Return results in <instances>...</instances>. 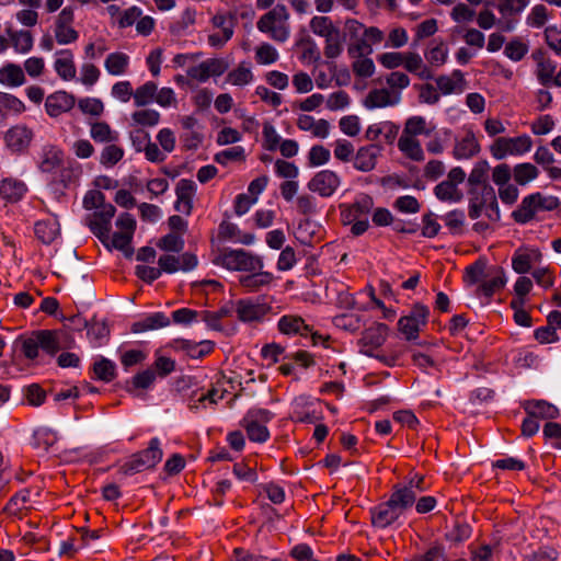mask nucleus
I'll use <instances>...</instances> for the list:
<instances>
[{
	"label": "nucleus",
	"instance_id": "1",
	"mask_svg": "<svg viewBox=\"0 0 561 561\" xmlns=\"http://www.w3.org/2000/svg\"><path fill=\"white\" fill-rule=\"evenodd\" d=\"M468 215L471 219H478L482 211L491 221H500L501 213L494 188L491 185H484L478 193L474 188L469 190Z\"/></svg>",
	"mask_w": 561,
	"mask_h": 561
},
{
	"label": "nucleus",
	"instance_id": "2",
	"mask_svg": "<svg viewBox=\"0 0 561 561\" xmlns=\"http://www.w3.org/2000/svg\"><path fill=\"white\" fill-rule=\"evenodd\" d=\"M162 456L161 442L158 437H153L150 439L148 448L133 455L121 467V471L126 476H131L154 468L161 461Z\"/></svg>",
	"mask_w": 561,
	"mask_h": 561
},
{
	"label": "nucleus",
	"instance_id": "3",
	"mask_svg": "<svg viewBox=\"0 0 561 561\" xmlns=\"http://www.w3.org/2000/svg\"><path fill=\"white\" fill-rule=\"evenodd\" d=\"M214 263L229 271L255 272L263 267L262 261L242 249L227 250L218 254Z\"/></svg>",
	"mask_w": 561,
	"mask_h": 561
},
{
	"label": "nucleus",
	"instance_id": "4",
	"mask_svg": "<svg viewBox=\"0 0 561 561\" xmlns=\"http://www.w3.org/2000/svg\"><path fill=\"white\" fill-rule=\"evenodd\" d=\"M272 413L261 408L250 409L242 420L248 437L252 442L264 443L268 439L270 433L266 424L272 420Z\"/></svg>",
	"mask_w": 561,
	"mask_h": 561
},
{
	"label": "nucleus",
	"instance_id": "5",
	"mask_svg": "<svg viewBox=\"0 0 561 561\" xmlns=\"http://www.w3.org/2000/svg\"><path fill=\"white\" fill-rule=\"evenodd\" d=\"M428 317L430 308L422 302H415L410 312L399 319L398 330L404 335L407 341L416 340L421 327L426 325Z\"/></svg>",
	"mask_w": 561,
	"mask_h": 561
},
{
	"label": "nucleus",
	"instance_id": "6",
	"mask_svg": "<svg viewBox=\"0 0 561 561\" xmlns=\"http://www.w3.org/2000/svg\"><path fill=\"white\" fill-rule=\"evenodd\" d=\"M75 12L71 7H65L54 23V38L59 45H69L76 43L79 38V32L72 26Z\"/></svg>",
	"mask_w": 561,
	"mask_h": 561
},
{
	"label": "nucleus",
	"instance_id": "7",
	"mask_svg": "<svg viewBox=\"0 0 561 561\" xmlns=\"http://www.w3.org/2000/svg\"><path fill=\"white\" fill-rule=\"evenodd\" d=\"M388 332L389 327L380 322L364 330L362 337L358 340L360 353L367 356H374V351L385 343Z\"/></svg>",
	"mask_w": 561,
	"mask_h": 561
},
{
	"label": "nucleus",
	"instance_id": "8",
	"mask_svg": "<svg viewBox=\"0 0 561 561\" xmlns=\"http://www.w3.org/2000/svg\"><path fill=\"white\" fill-rule=\"evenodd\" d=\"M228 68L221 58L206 59L187 69V76L198 82H206L210 77L221 76Z\"/></svg>",
	"mask_w": 561,
	"mask_h": 561
},
{
	"label": "nucleus",
	"instance_id": "9",
	"mask_svg": "<svg viewBox=\"0 0 561 561\" xmlns=\"http://www.w3.org/2000/svg\"><path fill=\"white\" fill-rule=\"evenodd\" d=\"M340 184L341 179L335 172L322 170L312 176L308 183V188L322 197H330L335 193Z\"/></svg>",
	"mask_w": 561,
	"mask_h": 561
},
{
	"label": "nucleus",
	"instance_id": "10",
	"mask_svg": "<svg viewBox=\"0 0 561 561\" xmlns=\"http://www.w3.org/2000/svg\"><path fill=\"white\" fill-rule=\"evenodd\" d=\"M159 268L162 273L174 274L179 271L190 272L197 266V257L192 253L181 255L164 254L158 260Z\"/></svg>",
	"mask_w": 561,
	"mask_h": 561
},
{
	"label": "nucleus",
	"instance_id": "11",
	"mask_svg": "<svg viewBox=\"0 0 561 561\" xmlns=\"http://www.w3.org/2000/svg\"><path fill=\"white\" fill-rule=\"evenodd\" d=\"M311 325L307 324L305 319L298 314H283V335L288 337H299L296 345L306 346L305 341L309 342Z\"/></svg>",
	"mask_w": 561,
	"mask_h": 561
},
{
	"label": "nucleus",
	"instance_id": "12",
	"mask_svg": "<svg viewBox=\"0 0 561 561\" xmlns=\"http://www.w3.org/2000/svg\"><path fill=\"white\" fill-rule=\"evenodd\" d=\"M383 146L380 142L359 147L355 158L354 168L360 172H369L376 168L377 158L381 156Z\"/></svg>",
	"mask_w": 561,
	"mask_h": 561
},
{
	"label": "nucleus",
	"instance_id": "13",
	"mask_svg": "<svg viewBox=\"0 0 561 561\" xmlns=\"http://www.w3.org/2000/svg\"><path fill=\"white\" fill-rule=\"evenodd\" d=\"M374 206V199L367 194H363L352 205L341 204V220L347 226L357 220L360 216L369 214Z\"/></svg>",
	"mask_w": 561,
	"mask_h": 561
},
{
	"label": "nucleus",
	"instance_id": "14",
	"mask_svg": "<svg viewBox=\"0 0 561 561\" xmlns=\"http://www.w3.org/2000/svg\"><path fill=\"white\" fill-rule=\"evenodd\" d=\"M76 99L66 91H56L45 99V111L55 118L73 108Z\"/></svg>",
	"mask_w": 561,
	"mask_h": 561
},
{
	"label": "nucleus",
	"instance_id": "15",
	"mask_svg": "<svg viewBox=\"0 0 561 561\" xmlns=\"http://www.w3.org/2000/svg\"><path fill=\"white\" fill-rule=\"evenodd\" d=\"M33 139V131L24 125L11 127L4 136L8 148L13 152L24 151Z\"/></svg>",
	"mask_w": 561,
	"mask_h": 561
},
{
	"label": "nucleus",
	"instance_id": "16",
	"mask_svg": "<svg viewBox=\"0 0 561 561\" xmlns=\"http://www.w3.org/2000/svg\"><path fill=\"white\" fill-rule=\"evenodd\" d=\"M64 153L54 145H45L38 153L37 164L42 172H55L62 163Z\"/></svg>",
	"mask_w": 561,
	"mask_h": 561
},
{
	"label": "nucleus",
	"instance_id": "17",
	"mask_svg": "<svg viewBox=\"0 0 561 561\" xmlns=\"http://www.w3.org/2000/svg\"><path fill=\"white\" fill-rule=\"evenodd\" d=\"M54 70L65 81L76 79L75 56L70 49H60L55 54Z\"/></svg>",
	"mask_w": 561,
	"mask_h": 561
},
{
	"label": "nucleus",
	"instance_id": "18",
	"mask_svg": "<svg viewBox=\"0 0 561 561\" xmlns=\"http://www.w3.org/2000/svg\"><path fill=\"white\" fill-rule=\"evenodd\" d=\"M400 100L401 95L399 92L391 95L389 90L385 88L373 89L364 99L363 105L368 110H374L378 107L397 105L400 102Z\"/></svg>",
	"mask_w": 561,
	"mask_h": 561
},
{
	"label": "nucleus",
	"instance_id": "19",
	"mask_svg": "<svg viewBox=\"0 0 561 561\" xmlns=\"http://www.w3.org/2000/svg\"><path fill=\"white\" fill-rule=\"evenodd\" d=\"M371 524L378 528H386L394 523L401 514L388 502L370 508Z\"/></svg>",
	"mask_w": 561,
	"mask_h": 561
},
{
	"label": "nucleus",
	"instance_id": "20",
	"mask_svg": "<svg viewBox=\"0 0 561 561\" xmlns=\"http://www.w3.org/2000/svg\"><path fill=\"white\" fill-rule=\"evenodd\" d=\"M416 501V492L411 488H405L401 484L393 485V491L388 502L397 510L401 515L411 508Z\"/></svg>",
	"mask_w": 561,
	"mask_h": 561
},
{
	"label": "nucleus",
	"instance_id": "21",
	"mask_svg": "<svg viewBox=\"0 0 561 561\" xmlns=\"http://www.w3.org/2000/svg\"><path fill=\"white\" fill-rule=\"evenodd\" d=\"M114 215L115 207L112 204H106L105 201L96 208L94 219L91 221V229L99 238L110 232V225Z\"/></svg>",
	"mask_w": 561,
	"mask_h": 561
},
{
	"label": "nucleus",
	"instance_id": "22",
	"mask_svg": "<svg viewBox=\"0 0 561 561\" xmlns=\"http://www.w3.org/2000/svg\"><path fill=\"white\" fill-rule=\"evenodd\" d=\"M524 410L528 415L539 420H553L560 414L559 409L545 400H528L524 403Z\"/></svg>",
	"mask_w": 561,
	"mask_h": 561
},
{
	"label": "nucleus",
	"instance_id": "23",
	"mask_svg": "<svg viewBox=\"0 0 561 561\" xmlns=\"http://www.w3.org/2000/svg\"><path fill=\"white\" fill-rule=\"evenodd\" d=\"M7 41L16 54L25 55L30 53L34 45V38L30 31L7 28Z\"/></svg>",
	"mask_w": 561,
	"mask_h": 561
},
{
	"label": "nucleus",
	"instance_id": "24",
	"mask_svg": "<svg viewBox=\"0 0 561 561\" xmlns=\"http://www.w3.org/2000/svg\"><path fill=\"white\" fill-rule=\"evenodd\" d=\"M170 325V319L163 312H152L131 324V332L144 333Z\"/></svg>",
	"mask_w": 561,
	"mask_h": 561
},
{
	"label": "nucleus",
	"instance_id": "25",
	"mask_svg": "<svg viewBox=\"0 0 561 561\" xmlns=\"http://www.w3.org/2000/svg\"><path fill=\"white\" fill-rule=\"evenodd\" d=\"M134 234L122 231L114 232L110 239L108 233L101 236L102 243L108 249H116L124 253L125 256L130 257L133 255L131 240Z\"/></svg>",
	"mask_w": 561,
	"mask_h": 561
},
{
	"label": "nucleus",
	"instance_id": "26",
	"mask_svg": "<svg viewBox=\"0 0 561 561\" xmlns=\"http://www.w3.org/2000/svg\"><path fill=\"white\" fill-rule=\"evenodd\" d=\"M435 80L437 88L445 95L455 93L457 91L462 92L467 83L462 71L459 69L454 70L451 77L442 75Z\"/></svg>",
	"mask_w": 561,
	"mask_h": 561
},
{
	"label": "nucleus",
	"instance_id": "27",
	"mask_svg": "<svg viewBox=\"0 0 561 561\" xmlns=\"http://www.w3.org/2000/svg\"><path fill=\"white\" fill-rule=\"evenodd\" d=\"M130 58L122 51H114L106 56L104 68L110 76L122 77L128 72Z\"/></svg>",
	"mask_w": 561,
	"mask_h": 561
},
{
	"label": "nucleus",
	"instance_id": "28",
	"mask_svg": "<svg viewBox=\"0 0 561 561\" xmlns=\"http://www.w3.org/2000/svg\"><path fill=\"white\" fill-rule=\"evenodd\" d=\"M234 313L243 322L255 321L265 314V307L251 299H241L234 306Z\"/></svg>",
	"mask_w": 561,
	"mask_h": 561
},
{
	"label": "nucleus",
	"instance_id": "29",
	"mask_svg": "<svg viewBox=\"0 0 561 561\" xmlns=\"http://www.w3.org/2000/svg\"><path fill=\"white\" fill-rule=\"evenodd\" d=\"M0 83L8 88H18L25 83V75L21 66L8 62L0 68Z\"/></svg>",
	"mask_w": 561,
	"mask_h": 561
},
{
	"label": "nucleus",
	"instance_id": "30",
	"mask_svg": "<svg viewBox=\"0 0 561 561\" xmlns=\"http://www.w3.org/2000/svg\"><path fill=\"white\" fill-rule=\"evenodd\" d=\"M480 145L472 130H469L467 135L457 141L453 151V156L460 159H470L480 152Z\"/></svg>",
	"mask_w": 561,
	"mask_h": 561
},
{
	"label": "nucleus",
	"instance_id": "31",
	"mask_svg": "<svg viewBox=\"0 0 561 561\" xmlns=\"http://www.w3.org/2000/svg\"><path fill=\"white\" fill-rule=\"evenodd\" d=\"M257 30L262 33L267 34L273 39H280L279 27H280V12L277 8L266 12L256 23Z\"/></svg>",
	"mask_w": 561,
	"mask_h": 561
},
{
	"label": "nucleus",
	"instance_id": "32",
	"mask_svg": "<svg viewBox=\"0 0 561 561\" xmlns=\"http://www.w3.org/2000/svg\"><path fill=\"white\" fill-rule=\"evenodd\" d=\"M530 0H486V7H494L499 10L502 18L515 16L520 14Z\"/></svg>",
	"mask_w": 561,
	"mask_h": 561
},
{
	"label": "nucleus",
	"instance_id": "33",
	"mask_svg": "<svg viewBox=\"0 0 561 561\" xmlns=\"http://www.w3.org/2000/svg\"><path fill=\"white\" fill-rule=\"evenodd\" d=\"M537 211L539 210L533 193L523 198L519 206L513 210L512 218L517 224L525 225L534 219Z\"/></svg>",
	"mask_w": 561,
	"mask_h": 561
},
{
	"label": "nucleus",
	"instance_id": "34",
	"mask_svg": "<svg viewBox=\"0 0 561 561\" xmlns=\"http://www.w3.org/2000/svg\"><path fill=\"white\" fill-rule=\"evenodd\" d=\"M91 138L100 144L117 142L119 133L112 129L106 122H93L90 124Z\"/></svg>",
	"mask_w": 561,
	"mask_h": 561
},
{
	"label": "nucleus",
	"instance_id": "35",
	"mask_svg": "<svg viewBox=\"0 0 561 561\" xmlns=\"http://www.w3.org/2000/svg\"><path fill=\"white\" fill-rule=\"evenodd\" d=\"M59 232V224L55 218L39 220L35 224V234L45 244L54 242Z\"/></svg>",
	"mask_w": 561,
	"mask_h": 561
},
{
	"label": "nucleus",
	"instance_id": "36",
	"mask_svg": "<svg viewBox=\"0 0 561 561\" xmlns=\"http://www.w3.org/2000/svg\"><path fill=\"white\" fill-rule=\"evenodd\" d=\"M324 56L329 59L339 57L343 51L345 34L335 25L325 37Z\"/></svg>",
	"mask_w": 561,
	"mask_h": 561
},
{
	"label": "nucleus",
	"instance_id": "37",
	"mask_svg": "<svg viewBox=\"0 0 561 561\" xmlns=\"http://www.w3.org/2000/svg\"><path fill=\"white\" fill-rule=\"evenodd\" d=\"M233 313L234 305L226 304L217 311H201V321L205 322L208 328L220 331L222 329L220 323L221 319L231 317Z\"/></svg>",
	"mask_w": 561,
	"mask_h": 561
},
{
	"label": "nucleus",
	"instance_id": "38",
	"mask_svg": "<svg viewBox=\"0 0 561 561\" xmlns=\"http://www.w3.org/2000/svg\"><path fill=\"white\" fill-rule=\"evenodd\" d=\"M496 275L489 280L481 283L477 289L478 294L483 295L490 300L493 295L506 285V276L503 267L494 268Z\"/></svg>",
	"mask_w": 561,
	"mask_h": 561
},
{
	"label": "nucleus",
	"instance_id": "39",
	"mask_svg": "<svg viewBox=\"0 0 561 561\" xmlns=\"http://www.w3.org/2000/svg\"><path fill=\"white\" fill-rule=\"evenodd\" d=\"M27 186L16 179H4L0 183V194L8 201H20L26 193Z\"/></svg>",
	"mask_w": 561,
	"mask_h": 561
},
{
	"label": "nucleus",
	"instance_id": "40",
	"mask_svg": "<svg viewBox=\"0 0 561 561\" xmlns=\"http://www.w3.org/2000/svg\"><path fill=\"white\" fill-rule=\"evenodd\" d=\"M133 146L136 151H142L146 159L152 163H161L167 159V153L159 148L158 144L151 141L149 134L144 135V147L136 145L135 137L133 138Z\"/></svg>",
	"mask_w": 561,
	"mask_h": 561
},
{
	"label": "nucleus",
	"instance_id": "41",
	"mask_svg": "<svg viewBox=\"0 0 561 561\" xmlns=\"http://www.w3.org/2000/svg\"><path fill=\"white\" fill-rule=\"evenodd\" d=\"M224 390L211 388L206 392H201L196 398H193L190 407L195 411L211 408L224 398Z\"/></svg>",
	"mask_w": 561,
	"mask_h": 561
},
{
	"label": "nucleus",
	"instance_id": "42",
	"mask_svg": "<svg viewBox=\"0 0 561 561\" xmlns=\"http://www.w3.org/2000/svg\"><path fill=\"white\" fill-rule=\"evenodd\" d=\"M58 440L57 432L53 428L41 426L33 433L32 445L34 448L47 451Z\"/></svg>",
	"mask_w": 561,
	"mask_h": 561
},
{
	"label": "nucleus",
	"instance_id": "43",
	"mask_svg": "<svg viewBox=\"0 0 561 561\" xmlns=\"http://www.w3.org/2000/svg\"><path fill=\"white\" fill-rule=\"evenodd\" d=\"M434 194L440 202L459 203L463 198V194L457 185L447 180L442 181L434 187Z\"/></svg>",
	"mask_w": 561,
	"mask_h": 561
},
{
	"label": "nucleus",
	"instance_id": "44",
	"mask_svg": "<svg viewBox=\"0 0 561 561\" xmlns=\"http://www.w3.org/2000/svg\"><path fill=\"white\" fill-rule=\"evenodd\" d=\"M252 81L253 73L251 65L245 61L240 62L237 68L227 75V82L232 85L243 87L251 83Z\"/></svg>",
	"mask_w": 561,
	"mask_h": 561
},
{
	"label": "nucleus",
	"instance_id": "45",
	"mask_svg": "<svg viewBox=\"0 0 561 561\" xmlns=\"http://www.w3.org/2000/svg\"><path fill=\"white\" fill-rule=\"evenodd\" d=\"M285 358L291 359L294 363H283V376L293 375L295 371V364L302 368H308L314 365V359L307 351H298L293 355H286Z\"/></svg>",
	"mask_w": 561,
	"mask_h": 561
},
{
	"label": "nucleus",
	"instance_id": "46",
	"mask_svg": "<svg viewBox=\"0 0 561 561\" xmlns=\"http://www.w3.org/2000/svg\"><path fill=\"white\" fill-rule=\"evenodd\" d=\"M538 175V168L529 162L518 163L513 169L514 180L520 186H525L529 182L536 180Z\"/></svg>",
	"mask_w": 561,
	"mask_h": 561
},
{
	"label": "nucleus",
	"instance_id": "47",
	"mask_svg": "<svg viewBox=\"0 0 561 561\" xmlns=\"http://www.w3.org/2000/svg\"><path fill=\"white\" fill-rule=\"evenodd\" d=\"M471 526L465 520H456L445 534V539L454 545H459L470 538Z\"/></svg>",
	"mask_w": 561,
	"mask_h": 561
},
{
	"label": "nucleus",
	"instance_id": "48",
	"mask_svg": "<svg viewBox=\"0 0 561 561\" xmlns=\"http://www.w3.org/2000/svg\"><path fill=\"white\" fill-rule=\"evenodd\" d=\"M445 226L454 236L463 234L466 224V215L462 209H453L442 217Z\"/></svg>",
	"mask_w": 561,
	"mask_h": 561
},
{
	"label": "nucleus",
	"instance_id": "49",
	"mask_svg": "<svg viewBox=\"0 0 561 561\" xmlns=\"http://www.w3.org/2000/svg\"><path fill=\"white\" fill-rule=\"evenodd\" d=\"M398 147L407 157L413 161H422L424 159L423 149L419 140L414 139L413 137L401 136L398 141Z\"/></svg>",
	"mask_w": 561,
	"mask_h": 561
},
{
	"label": "nucleus",
	"instance_id": "50",
	"mask_svg": "<svg viewBox=\"0 0 561 561\" xmlns=\"http://www.w3.org/2000/svg\"><path fill=\"white\" fill-rule=\"evenodd\" d=\"M156 93L157 84L152 81H147L134 91L133 99L135 105L145 106L147 104L154 102Z\"/></svg>",
	"mask_w": 561,
	"mask_h": 561
},
{
	"label": "nucleus",
	"instance_id": "51",
	"mask_svg": "<svg viewBox=\"0 0 561 561\" xmlns=\"http://www.w3.org/2000/svg\"><path fill=\"white\" fill-rule=\"evenodd\" d=\"M124 153V149L117 146L116 142H110L103 148L100 162L106 168H112L123 159Z\"/></svg>",
	"mask_w": 561,
	"mask_h": 561
},
{
	"label": "nucleus",
	"instance_id": "52",
	"mask_svg": "<svg viewBox=\"0 0 561 561\" xmlns=\"http://www.w3.org/2000/svg\"><path fill=\"white\" fill-rule=\"evenodd\" d=\"M115 364L104 357H100L94 362L93 371L99 380L110 382L115 378Z\"/></svg>",
	"mask_w": 561,
	"mask_h": 561
},
{
	"label": "nucleus",
	"instance_id": "53",
	"mask_svg": "<svg viewBox=\"0 0 561 561\" xmlns=\"http://www.w3.org/2000/svg\"><path fill=\"white\" fill-rule=\"evenodd\" d=\"M528 50L529 46L527 43H524L519 37H514L506 44L504 55L512 61H520Z\"/></svg>",
	"mask_w": 561,
	"mask_h": 561
},
{
	"label": "nucleus",
	"instance_id": "54",
	"mask_svg": "<svg viewBox=\"0 0 561 561\" xmlns=\"http://www.w3.org/2000/svg\"><path fill=\"white\" fill-rule=\"evenodd\" d=\"M131 121L135 125L152 127L159 124L160 113L151 108L136 111L131 114Z\"/></svg>",
	"mask_w": 561,
	"mask_h": 561
},
{
	"label": "nucleus",
	"instance_id": "55",
	"mask_svg": "<svg viewBox=\"0 0 561 561\" xmlns=\"http://www.w3.org/2000/svg\"><path fill=\"white\" fill-rule=\"evenodd\" d=\"M179 347L184 350L192 357H201L211 351L213 344L209 341L195 343L188 340L176 341Z\"/></svg>",
	"mask_w": 561,
	"mask_h": 561
},
{
	"label": "nucleus",
	"instance_id": "56",
	"mask_svg": "<svg viewBox=\"0 0 561 561\" xmlns=\"http://www.w3.org/2000/svg\"><path fill=\"white\" fill-rule=\"evenodd\" d=\"M79 110L85 114L93 117H100L104 112V104L98 98L85 96L81 98L78 101Z\"/></svg>",
	"mask_w": 561,
	"mask_h": 561
},
{
	"label": "nucleus",
	"instance_id": "57",
	"mask_svg": "<svg viewBox=\"0 0 561 561\" xmlns=\"http://www.w3.org/2000/svg\"><path fill=\"white\" fill-rule=\"evenodd\" d=\"M489 169H490V165L486 160L478 161L474 164L471 173L469 174L468 183L472 186L473 185H482V187H484V185H490L486 182Z\"/></svg>",
	"mask_w": 561,
	"mask_h": 561
},
{
	"label": "nucleus",
	"instance_id": "58",
	"mask_svg": "<svg viewBox=\"0 0 561 561\" xmlns=\"http://www.w3.org/2000/svg\"><path fill=\"white\" fill-rule=\"evenodd\" d=\"M101 72L99 68L92 62L85 61L80 67V77L78 81L83 85L91 88L93 87L100 79Z\"/></svg>",
	"mask_w": 561,
	"mask_h": 561
},
{
	"label": "nucleus",
	"instance_id": "59",
	"mask_svg": "<svg viewBox=\"0 0 561 561\" xmlns=\"http://www.w3.org/2000/svg\"><path fill=\"white\" fill-rule=\"evenodd\" d=\"M273 279L272 274L267 272L253 273L240 279L241 285L248 289H256L262 286L268 285Z\"/></svg>",
	"mask_w": 561,
	"mask_h": 561
},
{
	"label": "nucleus",
	"instance_id": "60",
	"mask_svg": "<svg viewBox=\"0 0 561 561\" xmlns=\"http://www.w3.org/2000/svg\"><path fill=\"white\" fill-rule=\"evenodd\" d=\"M486 270V259L479 257L474 263L466 267L465 279L469 284H477L484 276Z\"/></svg>",
	"mask_w": 561,
	"mask_h": 561
},
{
	"label": "nucleus",
	"instance_id": "61",
	"mask_svg": "<svg viewBox=\"0 0 561 561\" xmlns=\"http://www.w3.org/2000/svg\"><path fill=\"white\" fill-rule=\"evenodd\" d=\"M557 69V65L550 58L546 61H540L537 66V79L540 84L547 87L552 82L554 71Z\"/></svg>",
	"mask_w": 561,
	"mask_h": 561
},
{
	"label": "nucleus",
	"instance_id": "62",
	"mask_svg": "<svg viewBox=\"0 0 561 561\" xmlns=\"http://www.w3.org/2000/svg\"><path fill=\"white\" fill-rule=\"evenodd\" d=\"M447 57L448 49L443 41H440L438 45L425 53V58L427 61L435 67L443 66L447 61Z\"/></svg>",
	"mask_w": 561,
	"mask_h": 561
},
{
	"label": "nucleus",
	"instance_id": "63",
	"mask_svg": "<svg viewBox=\"0 0 561 561\" xmlns=\"http://www.w3.org/2000/svg\"><path fill=\"white\" fill-rule=\"evenodd\" d=\"M422 561H467L465 558L448 560L445 547L442 543H434L423 554H419Z\"/></svg>",
	"mask_w": 561,
	"mask_h": 561
},
{
	"label": "nucleus",
	"instance_id": "64",
	"mask_svg": "<svg viewBox=\"0 0 561 561\" xmlns=\"http://www.w3.org/2000/svg\"><path fill=\"white\" fill-rule=\"evenodd\" d=\"M543 35L549 48L557 55H561V26L549 25L545 28Z\"/></svg>",
	"mask_w": 561,
	"mask_h": 561
}]
</instances>
